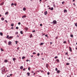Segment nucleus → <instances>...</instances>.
Segmentation results:
<instances>
[{
	"label": "nucleus",
	"instance_id": "obj_1",
	"mask_svg": "<svg viewBox=\"0 0 77 77\" xmlns=\"http://www.w3.org/2000/svg\"><path fill=\"white\" fill-rule=\"evenodd\" d=\"M51 24H57V21L56 20H53L52 22L51 23Z\"/></svg>",
	"mask_w": 77,
	"mask_h": 77
},
{
	"label": "nucleus",
	"instance_id": "obj_2",
	"mask_svg": "<svg viewBox=\"0 0 77 77\" xmlns=\"http://www.w3.org/2000/svg\"><path fill=\"white\" fill-rule=\"evenodd\" d=\"M11 44H12V42H11V41H9L8 42V45H11Z\"/></svg>",
	"mask_w": 77,
	"mask_h": 77
},
{
	"label": "nucleus",
	"instance_id": "obj_3",
	"mask_svg": "<svg viewBox=\"0 0 77 77\" xmlns=\"http://www.w3.org/2000/svg\"><path fill=\"white\" fill-rule=\"evenodd\" d=\"M48 13L47 12V11H46L45 12H44V14H45V15H47V14Z\"/></svg>",
	"mask_w": 77,
	"mask_h": 77
},
{
	"label": "nucleus",
	"instance_id": "obj_4",
	"mask_svg": "<svg viewBox=\"0 0 77 77\" xmlns=\"http://www.w3.org/2000/svg\"><path fill=\"white\" fill-rule=\"evenodd\" d=\"M69 48L70 51H72V49H71V47H69Z\"/></svg>",
	"mask_w": 77,
	"mask_h": 77
},
{
	"label": "nucleus",
	"instance_id": "obj_5",
	"mask_svg": "<svg viewBox=\"0 0 77 77\" xmlns=\"http://www.w3.org/2000/svg\"><path fill=\"white\" fill-rule=\"evenodd\" d=\"M13 61H15V60H16V58L15 57H14L13 58Z\"/></svg>",
	"mask_w": 77,
	"mask_h": 77
},
{
	"label": "nucleus",
	"instance_id": "obj_6",
	"mask_svg": "<svg viewBox=\"0 0 77 77\" xmlns=\"http://www.w3.org/2000/svg\"><path fill=\"white\" fill-rule=\"evenodd\" d=\"M4 5V2H3L0 4V6H3Z\"/></svg>",
	"mask_w": 77,
	"mask_h": 77
},
{
	"label": "nucleus",
	"instance_id": "obj_7",
	"mask_svg": "<svg viewBox=\"0 0 77 77\" xmlns=\"http://www.w3.org/2000/svg\"><path fill=\"white\" fill-rule=\"evenodd\" d=\"M26 15H24V16H23L22 18H26Z\"/></svg>",
	"mask_w": 77,
	"mask_h": 77
},
{
	"label": "nucleus",
	"instance_id": "obj_8",
	"mask_svg": "<svg viewBox=\"0 0 77 77\" xmlns=\"http://www.w3.org/2000/svg\"><path fill=\"white\" fill-rule=\"evenodd\" d=\"M13 37H14V36H11L9 37V39H12L13 38Z\"/></svg>",
	"mask_w": 77,
	"mask_h": 77
},
{
	"label": "nucleus",
	"instance_id": "obj_9",
	"mask_svg": "<svg viewBox=\"0 0 77 77\" xmlns=\"http://www.w3.org/2000/svg\"><path fill=\"white\" fill-rule=\"evenodd\" d=\"M25 30H26L27 31V30H28V28L26 27L24 28Z\"/></svg>",
	"mask_w": 77,
	"mask_h": 77
},
{
	"label": "nucleus",
	"instance_id": "obj_10",
	"mask_svg": "<svg viewBox=\"0 0 77 77\" xmlns=\"http://www.w3.org/2000/svg\"><path fill=\"white\" fill-rule=\"evenodd\" d=\"M8 60H5V61H4V62H5V63H7V62H8Z\"/></svg>",
	"mask_w": 77,
	"mask_h": 77
},
{
	"label": "nucleus",
	"instance_id": "obj_11",
	"mask_svg": "<svg viewBox=\"0 0 77 77\" xmlns=\"http://www.w3.org/2000/svg\"><path fill=\"white\" fill-rule=\"evenodd\" d=\"M20 69H23V66H21L20 67Z\"/></svg>",
	"mask_w": 77,
	"mask_h": 77
},
{
	"label": "nucleus",
	"instance_id": "obj_12",
	"mask_svg": "<svg viewBox=\"0 0 77 77\" xmlns=\"http://www.w3.org/2000/svg\"><path fill=\"white\" fill-rule=\"evenodd\" d=\"M50 9H51V11H53V9H54V8H53V7H51L50 8Z\"/></svg>",
	"mask_w": 77,
	"mask_h": 77
},
{
	"label": "nucleus",
	"instance_id": "obj_13",
	"mask_svg": "<svg viewBox=\"0 0 77 77\" xmlns=\"http://www.w3.org/2000/svg\"><path fill=\"white\" fill-rule=\"evenodd\" d=\"M64 13L67 12V10H66V9L64 10Z\"/></svg>",
	"mask_w": 77,
	"mask_h": 77
},
{
	"label": "nucleus",
	"instance_id": "obj_14",
	"mask_svg": "<svg viewBox=\"0 0 77 77\" xmlns=\"http://www.w3.org/2000/svg\"><path fill=\"white\" fill-rule=\"evenodd\" d=\"M60 70H57V73H60Z\"/></svg>",
	"mask_w": 77,
	"mask_h": 77
},
{
	"label": "nucleus",
	"instance_id": "obj_15",
	"mask_svg": "<svg viewBox=\"0 0 77 77\" xmlns=\"http://www.w3.org/2000/svg\"><path fill=\"white\" fill-rule=\"evenodd\" d=\"M46 68H48V64H46Z\"/></svg>",
	"mask_w": 77,
	"mask_h": 77
},
{
	"label": "nucleus",
	"instance_id": "obj_16",
	"mask_svg": "<svg viewBox=\"0 0 77 77\" xmlns=\"http://www.w3.org/2000/svg\"><path fill=\"white\" fill-rule=\"evenodd\" d=\"M0 35L1 36H3V33H2V32H0Z\"/></svg>",
	"mask_w": 77,
	"mask_h": 77
},
{
	"label": "nucleus",
	"instance_id": "obj_17",
	"mask_svg": "<svg viewBox=\"0 0 77 77\" xmlns=\"http://www.w3.org/2000/svg\"><path fill=\"white\" fill-rule=\"evenodd\" d=\"M20 33H21V34L22 35V34H23V31H20Z\"/></svg>",
	"mask_w": 77,
	"mask_h": 77
},
{
	"label": "nucleus",
	"instance_id": "obj_18",
	"mask_svg": "<svg viewBox=\"0 0 77 77\" xmlns=\"http://www.w3.org/2000/svg\"><path fill=\"white\" fill-rule=\"evenodd\" d=\"M27 75H28V76H29V75H30V73L29 72H27Z\"/></svg>",
	"mask_w": 77,
	"mask_h": 77
},
{
	"label": "nucleus",
	"instance_id": "obj_19",
	"mask_svg": "<svg viewBox=\"0 0 77 77\" xmlns=\"http://www.w3.org/2000/svg\"><path fill=\"white\" fill-rule=\"evenodd\" d=\"M4 20V18H3V17H2V18H1V20H2V21H3V20Z\"/></svg>",
	"mask_w": 77,
	"mask_h": 77
},
{
	"label": "nucleus",
	"instance_id": "obj_20",
	"mask_svg": "<svg viewBox=\"0 0 77 77\" xmlns=\"http://www.w3.org/2000/svg\"><path fill=\"white\" fill-rule=\"evenodd\" d=\"M32 34H31L30 35V38H31L32 37Z\"/></svg>",
	"mask_w": 77,
	"mask_h": 77
},
{
	"label": "nucleus",
	"instance_id": "obj_21",
	"mask_svg": "<svg viewBox=\"0 0 77 77\" xmlns=\"http://www.w3.org/2000/svg\"><path fill=\"white\" fill-rule=\"evenodd\" d=\"M71 38H73V35L72 34L70 35Z\"/></svg>",
	"mask_w": 77,
	"mask_h": 77
},
{
	"label": "nucleus",
	"instance_id": "obj_22",
	"mask_svg": "<svg viewBox=\"0 0 77 77\" xmlns=\"http://www.w3.org/2000/svg\"><path fill=\"white\" fill-rule=\"evenodd\" d=\"M37 55L38 56H39L40 55V54L39 53H38V54H37Z\"/></svg>",
	"mask_w": 77,
	"mask_h": 77
},
{
	"label": "nucleus",
	"instance_id": "obj_23",
	"mask_svg": "<svg viewBox=\"0 0 77 77\" xmlns=\"http://www.w3.org/2000/svg\"><path fill=\"white\" fill-rule=\"evenodd\" d=\"M23 11H25L26 10V8H24L23 9Z\"/></svg>",
	"mask_w": 77,
	"mask_h": 77
},
{
	"label": "nucleus",
	"instance_id": "obj_24",
	"mask_svg": "<svg viewBox=\"0 0 77 77\" xmlns=\"http://www.w3.org/2000/svg\"><path fill=\"white\" fill-rule=\"evenodd\" d=\"M9 35H7V36L6 37V38H8V39H9Z\"/></svg>",
	"mask_w": 77,
	"mask_h": 77
},
{
	"label": "nucleus",
	"instance_id": "obj_25",
	"mask_svg": "<svg viewBox=\"0 0 77 77\" xmlns=\"http://www.w3.org/2000/svg\"><path fill=\"white\" fill-rule=\"evenodd\" d=\"M45 36L46 37H47V38H48V35L47 34L45 35Z\"/></svg>",
	"mask_w": 77,
	"mask_h": 77
},
{
	"label": "nucleus",
	"instance_id": "obj_26",
	"mask_svg": "<svg viewBox=\"0 0 77 77\" xmlns=\"http://www.w3.org/2000/svg\"><path fill=\"white\" fill-rule=\"evenodd\" d=\"M56 61L57 62H59V59H57Z\"/></svg>",
	"mask_w": 77,
	"mask_h": 77
},
{
	"label": "nucleus",
	"instance_id": "obj_27",
	"mask_svg": "<svg viewBox=\"0 0 77 77\" xmlns=\"http://www.w3.org/2000/svg\"><path fill=\"white\" fill-rule=\"evenodd\" d=\"M14 24H12L11 25V26H12V27H13L14 26Z\"/></svg>",
	"mask_w": 77,
	"mask_h": 77
},
{
	"label": "nucleus",
	"instance_id": "obj_28",
	"mask_svg": "<svg viewBox=\"0 0 77 77\" xmlns=\"http://www.w3.org/2000/svg\"><path fill=\"white\" fill-rule=\"evenodd\" d=\"M69 65V63H66V65Z\"/></svg>",
	"mask_w": 77,
	"mask_h": 77
},
{
	"label": "nucleus",
	"instance_id": "obj_29",
	"mask_svg": "<svg viewBox=\"0 0 77 77\" xmlns=\"http://www.w3.org/2000/svg\"><path fill=\"white\" fill-rule=\"evenodd\" d=\"M8 14V12H6V13H5V15H7V14Z\"/></svg>",
	"mask_w": 77,
	"mask_h": 77
},
{
	"label": "nucleus",
	"instance_id": "obj_30",
	"mask_svg": "<svg viewBox=\"0 0 77 77\" xmlns=\"http://www.w3.org/2000/svg\"><path fill=\"white\" fill-rule=\"evenodd\" d=\"M1 50L2 51H3V49L2 48H1Z\"/></svg>",
	"mask_w": 77,
	"mask_h": 77
},
{
	"label": "nucleus",
	"instance_id": "obj_31",
	"mask_svg": "<svg viewBox=\"0 0 77 77\" xmlns=\"http://www.w3.org/2000/svg\"><path fill=\"white\" fill-rule=\"evenodd\" d=\"M22 59H25V57H22Z\"/></svg>",
	"mask_w": 77,
	"mask_h": 77
},
{
	"label": "nucleus",
	"instance_id": "obj_32",
	"mask_svg": "<svg viewBox=\"0 0 77 77\" xmlns=\"http://www.w3.org/2000/svg\"><path fill=\"white\" fill-rule=\"evenodd\" d=\"M43 44H44V43H41L40 44V45H43Z\"/></svg>",
	"mask_w": 77,
	"mask_h": 77
},
{
	"label": "nucleus",
	"instance_id": "obj_33",
	"mask_svg": "<svg viewBox=\"0 0 77 77\" xmlns=\"http://www.w3.org/2000/svg\"><path fill=\"white\" fill-rule=\"evenodd\" d=\"M75 26H76V27H77V23H75Z\"/></svg>",
	"mask_w": 77,
	"mask_h": 77
},
{
	"label": "nucleus",
	"instance_id": "obj_34",
	"mask_svg": "<svg viewBox=\"0 0 77 77\" xmlns=\"http://www.w3.org/2000/svg\"><path fill=\"white\" fill-rule=\"evenodd\" d=\"M15 42H16V44H17V42H18L17 41H16Z\"/></svg>",
	"mask_w": 77,
	"mask_h": 77
},
{
	"label": "nucleus",
	"instance_id": "obj_35",
	"mask_svg": "<svg viewBox=\"0 0 77 77\" xmlns=\"http://www.w3.org/2000/svg\"><path fill=\"white\" fill-rule=\"evenodd\" d=\"M4 42L5 44H6V43L7 42V41H4Z\"/></svg>",
	"mask_w": 77,
	"mask_h": 77
},
{
	"label": "nucleus",
	"instance_id": "obj_36",
	"mask_svg": "<svg viewBox=\"0 0 77 77\" xmlns=\"http://www.w3.org/2000/svg\"><path fill=\"white\" fill-rule=\"evenodd\" d=\"M18 25H20L21 24V23L20 22H19L18 23Z\"/></svg>",
	"mask_w": 77,
	"mask_h": 77
},
{
	"label": "nucleus",
	"instance_id": "obj_37",
	"mask_svg": "<svg viewBox=\"0 0 77 77\" xmlns=\"http://www.w3.org/2000/svg\"><path fill=\"white\" fill-rule=\"evenodd\" d=\"M18 32H15L16 35H17V34H18Z\"/></svg>",
	"mask_w": 77,
	"mask_h": 77
},
{
	"label": "nucleus",
	"instance_id": "obj_38",
	"mask_svg": "<svg viewBox=\"0 0 77 77\" xmlns=\"http://www.w3.org/2000/svg\"><path fill=\"white\" fill-rule=\"evenodd\" d=\"M16 29H18L19 28L18 26H17L16 27Z\"/></svg>",
	"mask_w": 77,
	"mask_h": 77
},
{
	"label": "nucleus",
	"instance_id": "obj_39",
	"mask_svg": "<svg viewBox=\"0 0 77 77\" xmlns=\"http://www.w3.org/2000/svg\"><path fill=\"white\" fill-rule=\"evenodd\" d=\"M57 57H58L57 56H56L54 57V58H55V59H57Z\"/></svg>",
	"mask_w": 77,
	"mask_h": 77
},
{
	"label": "nucleus",
	"instance_id": "obj_40",
	"mask_svg": "<svg viewBox=\"0 0 77 77\" xmlns=\"http://www.w3.org/2000/svg\"><path fill=\"white\" fill-rule=\"evenodd\" d=\"M32 54H36V52H34L32 53Z\"/></svg>",
	"mask_w": 77,
	"mask_h": 77
},
{
	"label": "nucleus",
	"instance_id": "obj_41",
	"mask_svg": "<svg viewBox=\"0 0 77 77\" xmlns=\"http://www.w3.org/2000/svg\"><path fill=\"white\" fill-rule=\"evenodd\" d=\"M14 5V3H13L12 4H11V6H13V5Z\"/></svg>",
	"mask_w": 77,
	"mask_h": 77
},
{
	"label": "nucleus",
	"instance_id": "obj_42",
	"mask_svg": "<svg viewBox=\"0 0 77 77\" xmlns=\"http://www.w3.org/2000/svg\"><path fill=\"white\" fill-rule=\"evenodd\" d=\"M40 26H42V24H40Z\"/></svg>",
	"mask_w": 77,
	"mask_h": 77
},
{
	"label": "nucleus",
	"instance_id": "obj_43",
	"mask_svg": "<svg viewBox=\"0 0 77 77\" xmlns=\"http://www.w3.org/2000/svg\"><path fill=\"white\" fill-rule=\"evenodd\" d=\"M68 41L69 42L68 44H70V42H69V40H68Z\"/></svg>",
	"mask_w": 77,
	"mask_h": 77
},
{
	"label": "nucleus",
	"instance_id": "obj_44",
	"mask_svg": "<svg viewBox=\"0 0 77 77\" xmlns=\"http://www.w3.org/2000/svg\"><path fill=\"white\" fill-rule=\"evenodd\" d=\"M47 74L48 75H50V72H48Z\"/></svg>",
	"mask_w": 77,
	"mask_h": 77
},
{
	"label": "nucleus",
	"instance_id": "obj_45",
	"mask_svg": "<svg viewBox=\"0 0 77 77\" xmlns=\"http://www.w3.org/2000/svg\"><path fill=\"white\" fill-rule=\"evenodd\" d=\"M23 71H25L26 69H25V68H24V69H23Z\"/></svg>",
	"mask_w": 77,
	"mask_h": 77
},
{
	"label": "nucleus",
	"instance_id": "obj_46",
	"mask_svg": "<svg viewBox=\"0 0 77 77\" xmlns=\"http://www.w3.org/2000/svg\"><path fill=\"white\" fill-rule=\"evenodd\" d=\"M30 67H29L28 68V70H29V71L30 70Z\"/></svg>",
	"mask_w": 77,
	"mask_h": 77
},
{
	"label": "nucleus",
	"instance_id": "obj_47",
	"mask_svg": "<svg viewBox=\"0 0 77 77\" xmlns=\"http://www.w3.org/2000/svg\"><path fill=\"white\" fill-rule=\"evenodd\" d=\"M14 6H16L17 4H16V3L14 4Z\"/></svg>",
	"mask_w": 77,
	"mask_h": 77
},
{
	"label": "nucleus",
	"instance_id": "obj_48",
	"mask_svg": "<svg viewBox=\"0 0 77 77\" xmlns=\"http://www.w3.org/2000/svg\"><path fill=\"white\" fill-rule=\"evenodd\" d=\"M32 32H35V30H34L32 31Z\"/></svg>",
	"mask_w": 77,
	"mask_h": 77
},
{
	"label": "nucleus",
	"instance_id": "obj_49",
	"mask_svg": "<svg viewBox=\"0 0 77 77\" xmlns=\"http://www.w3.org/2000/svg\"><path fill=\"white\" fill-rule=\"evenodd\" d=\"M28 61H30V60H27L26 61V62H28Z\"/></svg>",
	"mask_w": 77,
	"mask_h": 77
},
{
	"label": "nucleus",
	"instance_id": "obj_50",
	"mask_svg": "<svg viewBox=\"0 0 77 77\" xmlns=\"http://www.w3.org/2000/svg\"><path fill=\"white\" fill-rule=\"evenodd\" d=\"M63 43H64V44H65L66 43V41H65L63 42Z\"/></svg>",
	"mask_w": 77,
	"mask_h": 77
},
{
	"label": "nucleus",
	"instance_id": "obj_51",
	"mask_svg": "<svg viewBox=\"0 0 77 77\" xmlns=\"http://www.w3.org/2000/svg\"><path fill=\"white\" fill-rule=\"evenodd\" d=\"M62 2V5H63V3H64V2Z\"/></svg>",
	"mask_w": 77,
	"mask_h": 77
},
{
	"label": "nucleus",
	"instance_id": "obj_52",
	"mask_svg": "<svg viewBox=\"0 0 77 77\" xmlns=\"http://www.w3.org/2000/svg\"><path fill=\"white\" fill-rule=\"evenodd\" d=\"M55 71H57V68H56V69H55Z\"/></svg>",
	"mask_w": 77,
	"mask_h": 77
},
{
	"label": "nucleus",
	"instance_id": "obj_53",
	"mask_svg": "<svg viewBox=\"0 0 77 77\" xmlns=\"http://www.w3.org/2000/svg\"><path fill=\"white\" fill-rule=\"evenodd\" d=\"M17 38H19V35H17Z\"/></svg>",
	"mask_w": 77,
	"mask_h": 77
},
{
	"label": "nucleus",
	"instance_id": "obj_54",
	"mask_svg": "<svg viewBox=\"0 0 77 77\" xmlns=\"http://www.w3.org/2000/svg\"><path fill=\"white\" fill-rule=\"evenodd\" d=\"M66 54V55H67V54H68V52H66V54Z\"/></svg>",
	"mask_w": 77,
	"mask_h": 77
},
{
	"label": "nucleus",
	"instance_id": "obj_55",
	"mask_svg": "<svg viewBox=\"0 0 77 77\" xmlns=\"http://www.w3.org/2000/svg\"><path fill=\"white\" fill-rule=\"evenodd\" d=\"M5 21V22H6V23H8V21H7V20H6Z\"/></svg>",
	"mask_w": 77,
	"mask_h": 77
},
{
	"label": "nucleus",
	"instance_id": "obj_56",
	"mask_svg": "<svg viewBox=\"0 0 77 77\" xmlns=\"http://www.w3.org/2000/svg\"><path fill=\"white\" fill-rule=\"evenodd\" d=\"M56 39H58V37H56Z\"/></svg>",
	"mask_w": 77,
	"mask_h": 77
},
{
	"label": "nucleus",
	"instance_id": "obj_57",
	"mask_svg": "<svg viewBox=\"0 0 77 77\" xmlns=\"http://www.w3.org/2000/svg\"><path fill=\"white\" fill-rule=\"evenodd\" d=\"M35 73H33V75H34V76H35Z\"/></svg>",
	"mask_w": 77,
	"mask_h": 77
},
{
	"label": "nucleus",
	"instance_id": "obj_58",
	"mask_svg": "<svg viewBox=\"0 0 77 77\" xmlns=\"http://www.w3.org/2000/svg\"><path fill=\"white\" fill-rule=\"evenodd\" d=\"M10 76H12V74H10Z\"/></svg>",
	"mask_w": 77,
	"mask_h": 77
},
{
	"label": "nucleus",
	"instance_id": "obj_59",
	"mask_svg": "<svg viewBox=\"0 0 77 77\" xmlns=\"http://www.w3.org/2000/svg\"><path fill=\"white\" fill-rule=\"evenodd\" d=\"M50 44H53V43H52V42H50Z\"/></svg>",
	"mask_w": 77,
	"mask_h": 77
},
{
	"label": "nucleus",
	"instance_id": "obj_60",
	"mask_svg": "<svg viewBox=\"0 0 77 77\" xmlns=\"http://www.w3.org/2000/svg\"><path fill=\"white\" fill-rule=\"evenodd\" d=\"M68 59H69V60H70V59H71V58L69 57V58H68Z\"/></svg>",
	"mask_w": 77,
	"mask_h": 77
},
{
	"label": "nucleus",
	"instance_id": "obj_61",
	"mask_svg": "<svg viewBox=\"0 0 77 77\" xmlns=\"http://www.w3.org/2000/svg\"><path fill=\"white\" fill-rule=\"evenodd\" d=\"M30 56L32 57H33V55H30Z\"/></svg>",
	"mask_w": 77,
	"mask_h": 77
},
{
	"label": "nucleus",
	"instance_id": "obj_62",
	"mask_svg": "<svg viewBox=\"0 0 77 77\" xmlns=\"http://www.w3.org/2000/svg\"><path fill=\"white\" fill-rule=\"evenodd\" d=\"M7 77H10V76H9V75H8Z\"/></svg>",
	"mask_w": 77,
	"mask_h": 77
},
{
	"label": "nucleus",
	"instance_id": "obj_63",
	"mask_svg": "<svg viewBox=\"0 0 77 77\" xmlns=\"http://www.w3.org/2000/svg\"><path fill=\"white\" fill-rule=\"evenodd\" d=\"M32 73H34V71H32Z\"/></svg>",
	"mask_w": 77,
	"mask_h": 77
},
{
	"label": "nucleus",
	"instance_id": "obj_64",
	"mask_svg": "<svg viewBox=\"0 0 77 77\" xmlns=\"http://www.w3.org/2000/svg\"><path fill=\"white\" fill-rule=\"evenodd\" d=\"M45 35V34H43L42 35V36H44Z\"/></svg>",
	"mask_w": 77,
	"mask_h": 77
}]
</instances>
